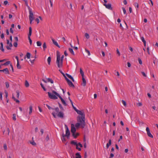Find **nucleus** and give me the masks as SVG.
<instances>
[{
	"mask_svg": "<svg viewBox=\"0 0 158 158\" xmlns=\"http://www.w3.org/2000/svg\"><path fill=\"white\" fill-rule=\"evenodd\" d=\"M63 61L60 60V52L57 51L56 52V63L59 68H60L62 67L63 65Z\"/></svg>",
	"mask_w": 158,
	"mask_h": 158,
	"instance_id": "f257e3e1",
	"label": "nucleus"
},
{
	"mask_svg": "<svg viewBox=\"0 0 158 158\" xmlns=\"http://www.w3.org/2000/svg\"><path fill=\"white\" fill-rule=\"evenodd\" d=\"M84 117L82 116L81 118H80L78 121L79 123H77L75 124V127L77 128H78L80 126L82 128H84L85 125V122L84 120Z\"/></svg>",
	"mask_w": 158,
	"mask_h": 158,
	"instance_id": "f03ea898",
	"label": "nucleus"
},
{
	"mask_svg": "<svg viewBox=\"0 0 158 158\" xmlns=\"http://www.w3.org/2000/svg\"><path fill=\"white\" fill-rule=\"evenodd\" d=\"M52 92L53 93L56 94L57 97H58L61 100L62 104L64 106H66L67 105V104L66 103L65 101L60 96V95L57 93L54 90L52 91Z\"/></svg>",
	"mask_w": 158,
	"mask_h": 158,
	"instance_id": "7ed1b4c3",
	"label": "nucleus"
},
{
	"mask_svg": "<svg viewBox=\"0 0 158 158\" xmlns=\"http://www.w3.org/2000/svg\"><path fill=\"white\" fill-rule=\"evenodd\" d=\"M48 97L50 98L53 99H57L58 98L57 97V96L56 94L53 93L52 92V93L49 92H48Z\"/></svg>",
	"mask_w": 158,
	"mask_h": 158,
	"instance_id": "20e7f679",
	"label": "nucleus"
},
{
	"mask_svg": "<svg viewBox=\"0 0 158 158\" xmlns=\"http://www.w3.org/2000/svg\"><path fill=\"white\" fill-rule=\"evenodd\" d=\"M59 109L58 107H56L54 108V110H54V111H53L52 113V114L55 118H56V117L57 114L59 112Z\"/></svg>",
	"mask_w": 158,
	"mask_h": 158,
	"instance_id": "39448f33",
	"label": "nucleus"
},
{
	"mask_svg": "<svg viewBox=\"0 0 158 158\" xmlns=\"http://www.w3.org/2000/svg\"><path fill=\"white\" fill-rule=\"evenodd\" d=\"M32 33V29L31 27H30L29 28V32L28 35V39L29 40L30 44L31 45L32 44V40L30 38V36L31 35Z\"/></svg>",
	"mask_w": 158,
	"mask_h": 158,
	"instance_id": "423d86ee",
	"label": "nucleus"
},
{
	"mask_svg": "<svg viewBox=\"0 0 158 158\" xmlns=\"http://www.w3.org/2000/svg\"><path fill=\"white\" fill-rule=\"evenodd\" d=\"M29 14V19L30 21V23L31 24L32 21L34 19L33 18V14L32 12L31 11H30Z\"/></svg>",
	"mask_w": 158,
	"mask_h": 158,
	"instance_id": "0eeeda50",
	"label": "nucleus"
},
{
	"mask_svg": "<svg viewBox=\"0 0 158 158\" xmlns=\"http://www.w3.org/2000/svg\"><path fill=\"white\" fill-rule=\"evenodd\" d=\"M65 79L67 81V82L68 83L69 85L71 87H74V85L72 82L69 80V79L67 77H65Z\"/></svg>",
	"mask_w": 158,
	"mask_h": 158,
	"instance_id": "6e6552de",
	"label": "nucleus"
},
{
	"mask_svg": "<svg viewBox=\"0 0 158 158\" xmlns=\"http://www.w3.org/2000/svg\"><path fill=\"white\" fill-rule=\"evenodd\" d=\"M65 126L66 128L65 135L68 138H69L70 134L69 130L67 125H65Z\"/></svg>",
	"mask_w": 158,
	"mask_h": 158,
	"instance_id": "1a4fd4ad",
	"label": "nucleus"
},
{
	"mask_svg": "<svg viewBox=\"0 0 158 158\" xmlns=\"http://www.w3.org/2000/svg\"><path fill=\"white\" fill-rule=\"evenodd\" d=\"M76 131V128L74 127V125L73 124H71V131L72 134L74 135V133H75Z\"/></svg>",
	"mask_w": 158,
	"mask_h": 158,
	"instance_id": "9d476101",
	"label": "nucleus"
},
{
	"mask_svg": "<svg viewBox=\"0 0 158 158\" xmlns=\"http://www.w3.org/2000/svg\"><path fill=\"white\" fill-rule=\"evenodd\" d=\"M73 108H74V109L77 112V113L79 114H80L81 116H83V113H82V112L81 111V110H77L75 107H73Z\"/></svg>",
	"mask_w": 158,
	"mask_h": 158,
	"instance_id": "9b49d317",
	"label": "nucleus"
},
{
	"mask_svg": "<svg viewBox=\"0 0 158 158\" xmlns=\"http://www.w3.org/2000/svg\"><path fill=\"white\" fill-rule=\"evenodd\" d=\"M52 41L53 44L54 45H56V46H57L58 48H60V46H59V45H58L57 42L56 41H55V40L53 39V38L52 39Z\"/></svg>",
	"mask_w": 158,
	"mask_h": 158,
	"instance_id": "f8f14e48",
	"label": "nucleus"
},
{
	"mask_svg": "<svg viewBox=\"0 0 158 158\" xmlns=\"http://www.w3.org/2000/svg\"><path fill=\"white\" fill-rule=\"evenodd\" d=\"M104 5L105 6L106 8L109 9H112L111 6L110 4H104Z\"/></svg>",
	"mask_w": 158,
	"mask_h": 158,
	"instance_id": "ddd939ff",
	"label": "nucleus"
},
{
	"mask_svg": "<svg viewBox=\"0 0 158 158\" xmlns=\"http://www.w3.org/2000/svg\"><path fill=\"white\" fill-rule=\"evenodd\" d=\"M57 115L58 117L61 118H62L64 117V114L61 112H59Z\"/></svg>",
	"mask_w": 158,
	"mask_h": 158,
	"instance_id": "4468645a",
	"label": "nucleus"
},
{
	"mask_svg": "<svg viewBox=\"0 0 158 158\" xmlns=\"http://www.w3.org/2000/svg\"><path fill=\"white\" fill-rule=\"evenodd\" d=\"M0 71L4 72L6 74H9V72L7 68H6L3 70H0Z\"/></svg>",
	"mask_w": 158,
	"mask_h": 158,
	"instance_id": "2eb2a0df",
	"label": "nucleus"
},
{
	"mask_svg": "<svg viewBox=\"0 0 158 158\" xmlns=\"http://www.w3.org/2000/svg\"><path fill=\"white\" fill-rule=\"evenodd\" d=\"M82 83L81 84L83 86H85L86 85V82L85 79L84 78V77H82Z\"/></svg>",
	"mask_w": 158,
	"mask_h": 158,
	"instance_id": "dca6fc26",
	"label": "nucleus"
},
{
	"mask_svg": "<svg viewBox=\"0 0 158 158\" xmlns=\"http://www.w3.org/2000/svg\"><path fill=\"white\" fill-rule=\"evenodd\" d=\"M1 47H0V49L1 50L2 52L4 51V49L3 48V44L2 42L0 43Z\"/></svg>",
	"mask_w": 158,
	"mask_h": 158,
	"instance_id": "f3484780",
	"label": "nucleus"
},
{
	"mask_svg": "<svg viewBox=\"0 0 158 158\" xmlns=\"http://www.w3.org/2000/svg\"><path fill=\"white\" fill-rule=\"evenodd\" d=\"M111 139H109V143H107L106 145V147L107 148H108L109 147V146L111 145Z\"/></svg>",
	"mask_w": 158,
	"mask_h": 158,
	"instance_id": "a211bd4d",
	"label": "nucleus"
},
{
	"mask_svg": "<svg viewBox=\"0 0 158 158\" xmlns=\"http://www.w3.org/2000/svg\"><path fill=\"white\" fill-rule=\"evenodd\" d=\"M134 5L135 7L136 10H137L139 8V4L137 2H135L134 4Z\"/></svg>",
	"mask_w": 158,
	"mask_h": 158,
	"instance_id": "6ab92c4d",
	"label": "nucleus"
},
{
	"mask_svg": "<svg viewBox=\"0 0 158 158\" xmlns=\"http://www.w3.org/2000/svg\"><path fill=\"white\" fill-rule=\"evenodd\" d=\"M32 106H31L29 107V115H30L32 112Z\"/></svg>",
	"mask_w": 158,
	"mask_h": 158,
	"instance_id": "aec40b11",
	"label": "nucleus"
},
{
	"mask_svg": "<svg viewBox=\"0 0 158 158\" xmlns=\"http://www.w3.org/2000/svg\"><path fill=\"white\" fill-rule=\"evenodd\" d=\"M7 44L9 45V46L10 47H11L12 46V45L11 42L10 43V41L9 40H6Z\"/></svg>",
	"mask_w": 158,
	"mask_h": 158,
	"instance_id": "412c9836",
	"label": "nucleus"
},
{
	"mask_svg": "<svg viewBox=\"0 0 158 158\" xmlns=\"http://www.w3.org/2000/svg\"><path fill=\"white\" fill-rule=\"evenodd\" d=\"M69 52L73 55H74V53L72 48H69Z\"/></svg>",
	"mask_w": 158,
	"mask_h": 158,
	"instance_id": "4be33fe9",
	"label": "nucleus"
},
{
	"mask_svg": "<svg viewBox=\"0 0 158 158\" xmlns=\"http://www.w3.org/2000/svg\"><path fill=\"white\" fill-rule=\"evenodd\" d=\"M141 40L144 43V45L145 46L146 43V42L145 40L144 37H141Z\"/></svg>",
	"mask_w": 158,
	"mask_h": 158,
	"instance_id": "5701e85b",
	"label": "nucleus"
},
{
	"mask_svg": "<svg viewBox=\"0 0 158 158\" xmlns=\"http://www.w3.org/2000/svg\"><path fill=\"white\" fill-rule=\"evenodd\" d=\"M80 73L81 74L82 77H84V73L81 68H80Z\"/></svg>",
	"mask_w": 158,
	"mask_h": 158,
	"instance_id": "b1692460",
	"label": "nucleus"
},
{
	"mask_svg": "<svg viewBox=\"0 0 158 158\" xmlns=\"http://www.w3.org/2000/svg\"><path fill=\"white\" fill-rule=\"evenodd\" d=\"M51 61V57L50 56H49L48 57L47 59V62L48 63V64L49 65L50 64V62Z\"/></svg>",
	"mask_w": 158,
	"mask_h": 158,
	"instance_id": "393cba45",
	"label": "nucleus"
},
{
	"mask_svg": "<svg viewBox=\"0 0 158 158\" xmlns=\"http://www.w3.org/2000/svg\"><path fill=\"white\" fill-rule=\"evenodd\" d=\"M76 158H81V156L78 153L76 154Z\"/></svg>",
	"mask_w": 158,
	"mask_h": 158,
	"instance_id": "a878e982",
	"label": "nucleus"
},
{
	"mask_svg": "<svg viewBox=\"0 0 158 158\" xmlns=\"http://www.w3.org/2000/svg\"><path fill=\"white\" fill-rule=\"evenodd\" d=\"M47 79V80H48V82H50L52 84V83H53V81L52 79H51V78H48Z\"/></svg>",
	"mask_w": 158,
	"mask_h": 158,
	"instance_id": "bb28decb",
	"label": "nucleus"
},
{
	"mask_svg": "<svg viewBox=\"0 0 158 158\" xmlns=\"http://www.w3.org/2000/svg\"><path fill=\"white\" fill-rule=\"evenodd\" d=\"M147 133L148 136L152 138H153V136L152 135L150 131L147 132Z\"/></svg>",
	"mask_w": 158,
	"mask_h": 158,
	"instance_id": "cd10ccee",
	"label": "nucleus"
},
{
	"mask_svg": "<svg viewBox=\"0 0 158 158\" xmlns=\"http://www.w3.org/2000/svg\"><path fill=\"white\" fill-rule=\"evenodd\" d=\"M26 56L27 58L28 59H29L31 56L30 53L29 52H27L26 54Z\"/></svg>",
	"mask_w": 158,
	"mask_h": 158,
	"instance_id": "c85d7f7f",
	"label": "nucleus"
},
{
	"mask_svg": "<svg viewBox=\"0 0 158 158\" xmlns=\"http://www.w3.org/2000/svg\"><path fill=\"white\" fill-rule=\"evenodd\" d=\"M85 52L88 54V56H89L90 55V52L89 50H88L86 49H85Z\"/></svg>",
	"mask_w": 158,
	"mask_h": 158,
	"instance_id": "c756f323",
	"label": "nucleus"
},
{
	"mask_svg": "<svg viewBox=\"0 0 158 158\" xmlns=\"http://www.w3.org/2000/svg\"><path fill=\"white\" fill-rule=\"evenodd\" d=\"M37 45L38 46H40L42 45V43L40 41H37L36 42Z\"/></svg>",
	"mask_w": 158,
	"mask_h": 158,
	"instance_id": "7c9ffc66",
	"label": "nucleus"
},
{
	"mask_svg": "<svg viewBox=\"0 0 158 158\" xmlns=\"http://www.w3.org/2000/svg\"><path fill=\"white\" fill-rule=\"evenodd\" d=\"M85 36L87 39H89V34L87 33H85Z\"/></svg>",
	"mask_w": 158,
	"mask_h": 158,
	"instance_id": "2f4dec72",
	"label": "nucleus"
},
{
	"mask_svg": "<svg viewBox=\"0 0 158 158\" xmlns=\"http://www.w3.org/2000/svg\"><path fill=\"white\" fill-rule=\"evenodd\" d=\"M16 66H17V67L18 69H20L21 68V67L19 64V61H18L17 62V64Z\"/></svg>",
	"mask_w": 158,
	"mask_h": 158,
	"instance_id": "473e14b6",
	"label": "nucleus"
},
{
	"mask_svg": "<svg viewBox=\"0 0 158 158\" xmlns=\"http://www.w3.org/2000/svg\"><path fill=\"white\" fill-rule=\"evenodd\" d=\"M71 144H74L75 145H77V143L76 142H75L74 140H73V141H71Z\"/></svg>",
	"mask_w": 158,
	"mask_h": 158,
	"instance_id": "72a5a7b5",
	"label": "nucleus"
},
{
	"mask_svg": "<svg viewBox=\"0 0 158 158\" xmlns=\"http://www.w3.org/2000/svg\"><path fill=\"white\" fill-rule=\"evenodd\" d=\"M16 97L17 98H19V92L18 90H17L16 92Z\"/></svg>",
	"mask_w": 158,
	"mask_h": 158,
	"instance_id": "f704fd0d",
	"label": "nucleus"
},
{
	"mask_svg": "<svg viewBox=\"0 0 158 158\" xmlns=\"http://www.w3.org/2000/svg\"><path fill=\"white\" fill-rule=\"evenodd\" d=\"M25 85L26 87H28L29 86V84L27 81H25Z\"/></svg>",
	"mask_w": 158,
	"mask_h": 158,
	"instance_id": "c9c22d12",
	"label": "nucleus"
},
{
	"mask_svg": "<svg viewBox=\"0 0 158 158\" xmlns=\"http://www.w3.org/2000/svg\"><path fill=\"white\" fill-rule=\"evenodd\" d=\"M78 135L79 134L78 133L75 134V133H74V135L73 134V135L75 138H76Z\"/></svg>",
	"mask_w": 158,
	"mask_h": 158,
	"instance_id": "e433bc0d",
	"label": "nucleus"
},
{
	"mask_svg": "<svg viewBox=\"0 0 158 158\" xmlns=\"http://www.w3.org/2000/svg\"><path fill=\"white\" fill-rule=\"evenodd\" d=\"M43 47L44 49V50L45 49V48H46V45L45 43H44L43 45Z\"/></svg>",
	"mask_w": 158,
	"mask_h": 158,
	"instance_id": "4c0bfd02",
	"label": "nucleus"
},
{
	"mask_svg": "<svg viewBox=\"0 0 158 158\" xmlns=\"http://www.w3.org/2000/svg\"><path fill=\"white\" fill-rule=\"evenodd\" d=\"M46 106H47V107L48 108V109L49 110H54V108H53L52 107H51L50 106H49L48 105H47V104H46Z\"/></svg>",
	"mask_w": 158,
	"mask_h": 158,
	"instance_id": "58836bf2",
	"label": "nucleus"
},
{
	"mask_svg": "<svg viewBox=\"0 0 158 158\" xmlns=\"http://www.w3.org/2000/svg\"><path fill=\"white\" fill-rule=\"evenodd\" d=\"M122 104L124 106H126V102L125 101H124L123 100H122Z\"/></svg>",
	"mask_w": 158,
	"mask_h": 158,
	"instance_id": "ea45409f",
	"label": "nucleus"
},
{
	"mask_svg": "<svg viewBox=\"0 0 158 158\" xmlns=\"http://www.w3.org/2000/svg\"><path fill=\"white\" fill-rule=\"evenodd\" d=\"M138 60L139 63L140 64H142V61L141 60V59L140 58H139L138 59Z\"/></svg>",
	"mask_w": 158,
	"mask_h": 158,
	"instance_id": "a19ab883",
	"label": "nucleus"
},
{
	"mask_svg": "<svg viewBox=\"0 0 158 158\" xmlns=\"http://www.w3.org/2000/svg\"><path fill=\"white\" fill-rule=\"evenodd\" d=\"M12 118L13 120H16V114H13Z\"/></svg>",
	"mask_w": 158,
	"mask_h": 158,
	"instance_id": "79ce46f5",
	"label": "nucleus"
},
{
	"mask_svg": "<svg viewBox=\"0 0 158 158\" xmlns=\"http://www.w3.org/2000/svg\"><path fill=\"white\" fill-rule=\"evenodd\" d=\"M116 52L117 54L118 55V56H120V52L118 50V48H117L116 49Z\"/></svg>",
	"mask_w": 158,
	"mask_h": 158,
	"instance_id": "37998d69",
	"label": "nucleus"
},
{
	"mask_svg": "<svg viewBox=\"0 0 158 158\" xmlns=\"http://www.w3.org/2000/svg\"><path fill=\"white\" fill-rule=\"evenodd\" d=\"M10 61H7L5 63H4L3 65H7L10 64Z\"/></svg>",
	"mask_w": 158,
	"mask_h": 158,
	"instance_id": "c03bdc74",
	"label": "nucleus"
},
{
	"mask_svg": "<svg viewBox=\"0 0 158 158\" xmlns=\"http://www.w3.org/2000/svg\"><path fill=\"white\" fill-rule=\"evenodd\" d=\"M66 75L70 79H71V78H72V77H73L71 75H69V74H68V73H66Z\"/></svg>",
	"mask_w": 158,
	"mask_h": 158,
	"instance_id": "a18cd8bd",
	"label": "nucleus"
},
{
	"mask_svg": "<svg viewBox=\"0 0 158 158\" xmlns=\"http://www.w3.org/2000/svg\"><path fill=\"white\" fill-rule=\"evenodd\" d=\"M40 85H41V87H42V88L44 90V91H46V89L44 87L43 84L41 83L40 84Z\"/></svg>",
	"mask_w": 158,
	"mask_h": 158,
	"instance_id": "49530a36",
	"label": "nucleus"
},
{
	"mask_svg": "<svg viewBox=\"0 0 158 158\" xmlns=\"http://www.w3.org/2000/svg\"><path fill=\"white\" fill-rule=\"evenodd\" d=\"M61 139L63 142H64L66 141V139L64 138H61Z\"/></svg>",
	"mask_w": 158,
	"mask_h": 158,
	"instance_id": "de8ad7c7",
	"label": "nucleus"
},
{
	"mask_svg": "<svg viewBox=\"0 0 158 158\" xmlns=\"http://www.w3.org/2000/svg\"><path fill=\"white\" fill-rule=\"evenodd\" d=\"M76 146V148L77 149H78L79 151H80L81 150V148H79L78 147V144Z\"/></svg>",
	"mask_w": 158,
	"mask_h": 158,
	"instance_id": "09e8293b",
	"label": "nucleus"
},
{
	"mask_svg": "<svg viewBox=\"0 0 158 158\" xmlns=\"http://www.w3.org/2000/svg\"><path fill=\"white\" fill-rule=\"evenodd\" d=\"M69 101H70L73 107L74 106L73 105V102L71 100V99L70 98V97H69Z\"/></svg>",
	"mask_w": 158,
	"mask_h": 158,
	"instance_id": "8fccbe9b",
	"label": "nucleus"
},
{
	"mask_svg": "<svg viewBox=\"0 0 158 158\" xmlns=\"http://www.w3.org/2000/svg\"><path fill=\"white\" fill-rule=\"evenodd\" d=\"M30 143H31L32 145H35L36 144L35 143L34 141H33L32 142H30Z\"/></svg>",
	"mask_w": 158,
	"mask_h": 158,
	"instance_id": "3c124183",
	"label": "nucleus"
},
{
	"mask_svg": "<svg viewBox=\"0 0 158 158\" xmlns=\"http://www.w3.org/2000/svg\"><path fill=\"white\" fill-rule=\"evenodd\" d=\"M59 71L64 76V78H65V77H66L65 74L63 73L62 71L60 70H59Z\"/></svg>",
	"mask_w": 158,
	"mask_h": 158,
	"instance_id": "603ef678",
	"label": "nucleus"
},
{
	"mask_svg": "<svg viewBox=\"0 0 158 158\" xmlns=\"http://www.w3.org/2000/svg\"><path fill=\"white\" fill-rule=\"evenodd\" d=\"M5 84L6 85V87L7 88H8L9 87V84L8 82H5Z\"/></svg>",
	"mask_w": 158,
	"mask_h": 158,
	"instance_id": "864d4df0",
	"label": "nucleus"
},
{
	"mask_svg": "<svg viewBox=\"0 0 158 158\" xmlns=\"http://www.w3.org/2000/svg\"><path fill=\"white\" fill-rule=\"evenodd\" d=\"M122 8V10L123 11V12L124 14H126V11L125 10V9L124 7H123Z\"/></svg>",
	"mask_w": 158,
	"mask_h": 158,
	"instance_id": "5fc2aeb1",
	"label": "nucleus"
},
{
	"mask_svg": "<svg viewBox=\"0 0 158 158\" xmlns=\"http://www.w3.org/2000/svg\"><path fill=\"white\" fill-rule=\"evenodd\" d=\"M3 148L5 150L7 149V146L6 144H4L3 145Z\"/></svg>",
	"mask_w": 158,
	"mask_h": 158,
	"instance_id": "6e6d98bb",
	"label": "nucleus"
},
{
	"mask_svg": "<svg viewBox=\"0 0 158 158\" xmlns=\"http://www.w3.org/2000/svg\"><path fill=\"white\" fill-rule=\"evenodd\" d=\"M2 92H0V99L1 100L2 99Z\"/></svg>",
	"mask_w": 158,
	"mask_h": 158,
	"instance_id": "4d7b16f0",
	"label": "nucleus"
},
{
	"mask_svg": "<svg viewBox=\"0 0 158 158\" xmlns=\"http://www.w3.org/2000/svg\"><path fill=\"white\" fill-rule=\"evenodd\" d=\"M18 44L17 42H15L14 44V45L15 47L17 46Z\"/></svg>",
	"mask_w": 158,
	"mask_h": 158,
	"instance_id": "13d9d810",
	"label": "nucleus"
},
{
	"mask_svg": "<svg viewBox=\"0 0 158 158\" xmlns=\"http://www.w3.org/2000/svg\"><path fill=\"white\" fill-rule=\"evenodd\" d=\"M138 106H140L142 105V104L141 102H139L137 104Z\"/></svg>",
	"mask_w": 158,
	"mask_h": 158,
	"instance_id": "bf43d9fd",
	"label": "nucleus"
},
{
	"mask_svg": "<svg viewBox=\"0 0 158 158\" xmlns=\"http://www.w3.org/2000/svg\"><path fill=\"white\" fill-rule=\"evenodd\" d=\"M142 75L143 76H144V77H146V75L144 72H142Z\"/></svg>",
	"mask_w": 158,
	"mask_h": 158,
	"instance_id": "052dcab7",
	"label": "nucleus"
},
{
	"mask_svg": "<svg viewBox=\"0 0 158 158\" xmlns=\"http://www.w3.org/2000/svg\"><path fill=\"white\" fill-rule=\"evenodd\" d=\"M49 139V137L48 135H47L46 137V141H48Z\"/></svg>",
	"mask_w": 158,
	"mask_h": 158,
	"instance_id": "680f3d73",
	"label": "nucleus"
},
{
	"mask_svg": "<svg viewBox=\"0 0 158 158\" xmlns=\"http://www.w3.org/2000/svg\"><path fill=\"white\" fill-rule=\"evenodd\" d=\"M146 131L147 132H149L150 131V130H149V128L148 127H146Z\"/></svg>",
	"mask_w": 158,
	"mask_h": 158,
	"instance_id": "e2e57ef3",
	"label": "nucleus"
},
{
	"mask_svg": "<svg viewBox=\"0 0 158 158\" xmlns=\"http://www.w3.org/2000/svg\"><path fill=\"white\" fill-rule=\"evenodd\" d=\"M8 3V2L7 1H5L4 2V4L5 5H6Z\"/></svg>",
	"mask_w": 158,
	"mask_h": 158,
	"instance_id": "0e129e2a",
	"label": "nucleus"
},
{
	"mask_svg": "<svg viewBox=\"0 0 158 158\" xmlns=\"http://www.w3.org/2000/svg\"><path fill=\"white\" fill-rule=\"evenodd\" d=\"M6 48L8 50H10V49H11V48H10L11 47H10L9 46H6Z\"/></svg>",
	"mask_w": 158,
	"mask_h": 158,
	"instance_id": "69168bd1",
	"label": "nucleus"
},
{
	"mask_svg": "<svg viewBox=\"0 0 158 158\" xmlns=\"http://www.w3.org/2000/svg\"><path fill=\"white\" fill-rule=\"evenodd\" d=\"M15 41H16V42H17V41H18V37H15Z\"/></svg>",
	"mask_w": 158,
	"mask_h": 158,
	"instance_id": "338daca9",
	"label": "nucleus"
},
{
	"mask_svg": "<svg viewBox=\"0 0 158 158\" xmlns=\"http://www.w3.org/2000/svg\"><path fill=\"white\" fill-rule=\"evenodd\" d=\"M10 32L12 33H13V32H14V31L12 29V28H11L10 29Z\"/></svg>",
	"mask_w": 158,
	"mask_h": 158,
	"instance_id": "774afa93",
	"label": "nucleus"
}]
</instances>
